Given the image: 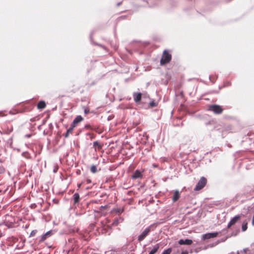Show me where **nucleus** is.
Returning a JSON list of instances; mask_svg holds the SVG:
<instances>
[{
	"label": "nucleus",
	"mask_w": 254,
	"mask_h": 254,
	"mask_svg": "<svg viewBox=\"0 0 254 254\" xmlns=\"http://www.w3.org/2000/svg\"><path fill=\"white\" fill-rule=\"evenodd\" d=\"M46 106V104L44 101H40L37 105V107L38 109H44Z\"/></svg>",
	"instance_id": "f8f14e48"
},
{
	"label": "nucleus",
	"mask_w": 254,
	"mask_h": 254,
	"mask_svg": "<svg viewBox=\"0 0 254 254\" xmlns=\"http://www.w3.org/2000/svg\"><path fill=\"white\" fill-rule=\"evenodd\" d=\"M50 233L51 232L50 231H49V232H47L44 235H43L42 238V240H44L46 239L47 237V236L49 235L50 234Z\"/></svg>",
	"instance_id": "aec40b11"
},
{
	"label": "nucleus",
	"mask_w": 254,
	"mask_h": 254,
	"mask_svg": "<svg viewBox=\"0 0 254 254\" xmlns=\"http://www.w3.org/2000/svg\"><path fill=\"white\" fill-rule=\"evenodd\" d=\"M218 235V232H214V233H208L205 234L202 236V239L203 240H205L206 239H209L210 238H215Z\"/></svg>",
	"instance_id": "39448f33"
},
{
	"label": "nucleus",
	"mask_w": 254,
	"mask_h": 254,
	"mask_svg": "<svg viewBox=\"0 0 254 254\" xmlns=\"http://www.w3.org/2000/svg\"><path fill=\"white\" fill-rule=\"evenodd\" d=\"M179 197H180V193H179V191L176 190L174 192V194H173V200L174 201H177L179 199Z\"/></svg>",
	"instance_id": "9d476101"
},
{
	"label": "nucleus",
	"mask_w": 254,
	"mask_h": 254,
	"mask_svg": "<svg viewBox=\"0 0 254 254\" xmlns=\"http://www.w3.org/2000/svg\"><path fill=\"white\" fill-rule=\"evenodd\" d=\"M90 171L92 173H95L97 172V167L95 165H93L91 167Z\"/></svg>",
	"instance_id": "f3484780"
},
{
	"label": "nucleus",
	"mask_w": 254,
	"mask_h": 254,
	"mask_svg": "<svg viewBox=\"0 0 254 254\" xmlns=\"http://www.w3.org/2000/svg\"><path fill=\"white\" fill-rule=\"evenodd\" d=\"M133 98L136 102L140 101L141 99V94L140 93H135L133 94Z\"/></svg>",
	"instance_id": "1a4fd4ad"
},
{
	"label": "nucleus",
	"mask_w": 254,
	"mask_h": 254,
	"mask_svg": "<svg viewBox=\"0 0 254 254\" xmlns=\"http://www.w3.org/2000/svg\"><path fill=\"white\" fill-rule=\"evenodd\" d=\"M242 229L243 231H245L247 229V223L242 225Z\"/></svg>",
	"instance_id": "6ab92c4d"
},
{
	"label": "nucleus",
	"mask_w": 254,
	"mask_h": 254,
	"mask_svg": "<svg viewBox=\"0 0 254 254\" xmlns=\"http://www.w3.org/2000/svg\"><path fill=\"white\" fill-rule=\"evenodd\" d=\"M3 171L2 169L0 168V173H2Z\"/></svg>",
	"instance_id": "5701e85b"
},
{
	"label": "nucleus",
	"mask_w": 254,
	"mask_h": 254,
	"mask_svg": "<svg viewBox=\"0 0 254 254\" xmlns=\"http://www.w3.org/2000/svg\"><path fill=\"white\" fill-rule=\"evenodd\" d=\"M82 120L83 118L80 116H77L73 120V122L72 123V124L75 127L76 125L79 123H80L81 121H82Z\"/></svg>",
	"instance_id": "6e6552de"
},
{
	"label": "nucleus",
	"mask_w": 254,
	"mask_h": 254,
	"mask_svg": "<svg viewBox=\"0 0 254 254\" xmlns=\"http://www.w3.org/2000/svg\"><path fill=\"white\" fill-rule=\"evenodd\" d=\"M241 215H237V216H235L234 217H233L231 220L230 222L228 223V228H229L231 227V226L235 224L237 222V221L241 218Z\"/></svg>",
	"instance_id": "423d86ee"
},
{
	"label": "nucleus",
	"mask_w": 254,
	"mask_h": 254,
	"mask_svg": "<svg viewBox=\"0 0 254 254\" xmlns=\"http://www.w3.org/2000/svg\"><path fill=\"white\" fill-rule=\"evenodd\" d=\"M74 196V200L75 203H77L78 202L79 199V195L78 193H75L73 195Z\"/></svg>",
	"instance_id": "2eb2a0df"
},
{
	"label": "nucleus",
	"mask_w": 254,
	"mask_h": 254,
	"mask_svg": "<svg viewBox=\"0 0 254 254\" xmlns=\"http://www.w3.org/2000/svg\"><path fill=\"white\" fill-rule=\"evenodd\" d=\"M88 112L87 111L85 110V113H87Z\"/></svg>",
	"instance_id": "393cba45"
},
{
	"label": "nucleus",
	"mask_w": 254,
	"mask_h": 254,
	"mask_svg": "<svg viewBox=\"0 0 254 254\" xmlns=\"http://www.w3.org/2000/svg\"><path fill=\"white\" fill-rule=\"evenodd\" d=\"M151 105L152 106H155V105H154V104H153V103H151Z\"/></svg>",
	"instance_id": "b1692460"
},
{
	"label": "nucleus",
	"mask_w": 254,
	"mask_h": 254,
	"mask_svg": "<svg viewBox=\"0 0 254 254\" xmlns=\"http://www.w3.org/2000/svg\"><path fill=\"white\" fill-rule=\"evenodd\" d=\"M207 182L206 179L204 177H201L196 185L194 190H199L202 189L206 185Z\"/></svg>",
	"instance_id": "f03ea898"
},
{
	"label": "nucleus",
	"mask_w": 254,
	"mask_h": 254,
	"mask_svg": "<svg viewBox=\"0 0 254 254\" xmlns=\"http://www.w3.org/2000/svg\"><path fill=\"white\" fill-rule=\"evenodd\" d=\"M172 252V249L171 248L168 249L167 250H165L162 254H170Z\"/></svg>",
	"instance_id": "a211bd4d"
},
{
	"label": "nucleus",
	"mask_w": 254,
	"mask_h": 254,
	"mask_svg": "<svg viewBox=\"0 0 254 254\" xmlns=\"http://www.w3.org/2000/svg\"><path fill=\"white\" fill-rule=\"evenodd\" d=\"M141 176V173L138 171H136L134 174L132 175L133 178H137Z\"/></svg>",
	"instance_id": "4468645a"
},
{
	"label": "nucleus",
	"mask_w": 254,
	"mask_h": 254,
	"mask_svg": "<svg viewBox=\"0 0 254 254\" xmlns=\"http://www.w3.org/2000/svg\"><path fill=\"white\" fill-rule=\"evenodd\" d=\"M209 109L213 111L215 114H221L223 111V109L218 105L211 106L209 107Z\"/></svg>",
	"instance_id": "7ed1b4c3"
},
{
	"label": "nucleus",
	"mask_w": 254,
	"mask_h": 254,
	"mask_svg": "<svg viewBox=\"0 0 254 254\" xmlns=\"http://www.w3.org/2000/svg\"><path fill=\"white\" fill-rule=\"evenodd\" d=\"M74 127H75V126L71 124L70 127L67 130V132L65 134V137L68 136L69 133H70L72 132V131L73 130V129Z\"/></svg>",
	"instance_id": "ddd939ff"
},
{
	"label": "nucleus",
	"mask_w": 254,
	"mask_h": 254,
	"mask_svg": "<svg viewBox=\"0 0 254 254\" xmlns=\"http://www.w3.org/2000/svg\"><path fill=\"white\" fill-rule=\"evenodd\" d=\"M171 60V55L166 50L164 51L162 59L160 61L161 65L169 63Z\"/></svg>",
	"instance_id": "f257e3e1"
},
{
	"label": "nucleus",
	"mask_w": 254,
	"mask_h": 254,
	"mask_svg": "<svg viewBox=\"0 0 254 254\" xmlns=\"http://www.w3.org/2000/svg\"><path fill=\"white\" fill-rule=\"evenodd\" d=\"M93 146L95 148H98V149H100L102 147L101 145L97 141L93 142Z\"/></svg>",
	"instance_id": "dca6fc26"
},
{
	"label": "nucleus",
	"mask_w": 254,
	"mask_h": 254,
	"mask_svg": "<svg viewBox=\"0 0 254 254\" xmlns=\"http://www.w3.org/2000/svg\"><path fill=\"white\" fill-rule=\"evenodd\" d=\"M192 241L191 240L189 239H186V240H183L181 239L179 241V244L180 245H190L192 244Z\"/></svg>",
	"instance_id": "0eeeda50"
},
{
	"label": "nucleus",
	"mask_w": 254,
	"mask_h": 254,
	"mask_svg": "<svg viewBox=\"0 0 254 254\" xmlns=\"http://www.w3.org/2000/svg\"><path fill=\"white\" fill-rule=\"evenodd\" d=\"M150 231V227H147L146 228L143 232L142 233L138 236V240L139 241H142L145 237L148 235V234Z\"/></svg>",
	"instance_id": "20e7f679"
},
{
	"label": "nucleus",
	"mask_w": 254,
	"mask_h": 254,
	"mask_svg": "<svg viewBox=\"0 0 254 254\" xmlns=\"http://www.w3.org/2000/svg\"><path fill=\"white\" fill-rule=\"evenodd\" d=\"M181 254H188V253L187 252H183Z\"/></svg>",
	"instance_id": "4be33fe9"
},
{
	"label": "nucleus",
	"mask_w": 254,
	"mask_h": 254,
	"mask_svg": "<svg viewBox=\"0 0 254 254\" xmlns=\"http://www.w3.org/2000/svg\"><path fill=\"white\" fill-rule=\"evenodd\" d=\"M159 248V245L157 244L155 245L153 248L151 250L149 254H155L157 251L158 250Z\"/></svg>",
	"instance_id": "9b49d317"
},
{
	"label": "nucleus",
	"mask_w": 254,
	"mask_h": 254,
	"mask_svg": "<svg viewBox=\"0 0 254 254\" xmlns=\"http://www.w3.org/2000/svg\"><path fill=\"white\" fill-rule=\"evenodd\" d=\"M36 232H37V231H36V230H33V231H32L31 232V233H30V237H33V236H34L36 234Z\"/></svg>",
	"instance_id": "412c9836"
}]
</instances>
